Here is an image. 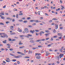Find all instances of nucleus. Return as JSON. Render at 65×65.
<instances>
[{
	"label": "nucleus",
	"instance_id": "1",
	"mask_svg": "<svg viewBox=\"0 0 65 65\" xmlns=\"http://www.w3.org/2000/svg\"><path fill=\"white\" fill-rule=\"evenodd\" d=\"M44 40H45V39H43L41 40H37L36 41H35L36 42H39V41H44Z\"/></svg>",
	"mask_w": 65,
	"mask_h": 65
},
{
	"label": "nucleus",
	"instance_id": "2",
	"mask_svg": "<svg viewBox=\"0 0 65 65\" xmlns=\"http://www.w3.org/2000/svg\"><path fill=\"white\" fill-rule=\"evenodd\" d=\"M25 31L26 33H28V29L27 28H25L24 30Z\"/></svg>",
	"mask_w": 65,
	"mask_h": 65
},
{
	"label": "nucleus",
	"instance_id": "3",
	"mask_svg": "<svg viewBox=\"0 0 65 65\" xmlns=\"http://www.w3.org/2000/svg\"><path fill=\"white\" fill-rule=\"evenodd\" d=\"M63 56H64V54H60L59 55V57H60V59H61V58H62V57H63Z\"/></svg>",
	"mask_w": 65,
	"mask_h": 65
},
{
	"label": "nucleus",
	"instance_id": "4",
	"mask_svg": "<svg viewBox=\"0 0 65 65\" xmlns=\"http://www.w3.org/2000/svg\"><path fill=\"white\" fill-rule=\"evenodd\" d=\"M6 61L7 62H10V59H9V58H8L6 60Z\"/></svg>",
	"mask_w": 65,
	"mask_h": 65
},
{
	"label": "nucleus",
	"instance_id": "5",
	"mask_svg": "<svg viewBox=\"0 0 65 65\" xmlns=\"http://www.w3.org/2000/svg\"><path fill=\"white\" fill-rule=\"evenodd\" d=\"M35 32V31L34 30H31L30 31V32L32 33V34H34V33Z\"/></svg>",
	"mask_w": 65,
	"mask_h": 65
},
{
	"label": "nucleus",
	"instance_id": "6",
	"mask_svg": "<svg viewBox=\"0 0 65 65\" xmlns=\"http://www.w3.org/2000/svg\"><path fill=\"white\" fill-rule=\"evenodd\" d=\"M4 34V37H6V38H8V36H7V35L6 34Z\"/></svg>",
	"mask_w": 65,
	"mask_h": 65
},
{
	"label": "nucleus",
	"instance_id": "7",
	"mask_svg": "<svg viewBox=\"0 0 65 65\" xmlns=\"http://www.w3.org/2000/svg\"><path fill=\"white\" fill-rule=\"evenodd\" d=\"M35 54L36 55V56H37V55H38V56H40V55H41V54L40 53H36Z\"/></svg>",
	"mask_w": 65,
	"mask_h": 65
},
{
	"label": "nucleus",
	"instance_id": "8",
	"mask_svg": "<svg viewBox=\"0 0 65 65\" xmlns=\"http://www.w3.org/2000/svg\"><path fill=\"white\" fill-rule=\"evenodd\" d=\"M48 55H49L48 52H46V56H48Z\"/></svg>",
	"mask_w": 65,
	"mask_h": 65
},
{
	"label": "nucleus",
	"instance_id": "9",
	"mask_svg": "<svg viewBox=\"0 0 65 65\" xmlns=\"http://www.w3.org/2000/svg\"><path fill=\"white\" fill-rule=\"evenodd\" d=\"M56 59H57V60H59V55L56 56Z\"/></svg>",
	"mask_w": 65,
	"mask_h": 65
},
{
	"label": "nucleus",
	"instance_id": "10",
	"mask_svg": "<svg viewBox=\"0 0 65 65\" xmlns=\"http://www.w3.org/2000/svg\"><path fill=\"white\" fill-rule=\"evenodd\" d=\"M18 31H19V32H22V30L20 28H18Z\"/></svg>",
	"mask_w": 65,
	"mask_h": 65
},
{
	"label": "nucleus",
	"instance_id": "11",
	"mask_svg": "<svg viewBox=\"0 0 65 65\" xmlns=\"http://www.w3.org/2000/svg\"><path fill=\"white\" fill-rule=\"evenodd\" d=\"M30 42H31V43H34L35 42V41L30 40Z\"/></svg>",
	"mask_w": 65,
	"mask_h": 65
},
{
	"label": "nucleus",
	"instance_id": "12",
	"mask_svg": "<svg viewBox=\"0 0 65 65\" xmlns=\"http://www.w3.org/2000/svg\"><path fill=\"white\" fill-rule=\"evenodd\" d=\"M29 21L30 22V23H31L32 22H35V21L34 20H30Z\"/></svg>",
	"mask_w": 65,
	"mask_h": 65
},
{
	"label": "nucleus",
	"instance_id": "13",
	"mask_svg": "<svg viewBox=\"0 0 65 65\" xmlns=\"http://www.w3.org/2000/svg\"><path fill=\"white\" fill-rule=\"evenodd\" d=\"M36 58L37 59H40V56H37Z\"/></svg>",
	"mask_w": 65,
	"mask_h": 65
},
{
	"label": "nucleus",
	"instance_id": "14",
	"mask_svg": "<svg viewBox=\"0 0 65 65\" xmlns=\"http://www.w3.org/2000/svg\"><path fill=\"white\" fill-rule=\"evenodd\" d=\"M57 35L59 36H62V35H61V34L60 33H58L57 34Z\"/></svg>",
	"mask_w": 65,
	"mask_h": 65
},
{
	"label": "nucleus",
	"instance_id": "15",
	"mask_svg": "<svg viewBox=\"0 0 65 65\" xmlns=\"http://www.w3.org/2000/svg\"><path fill=\"white\" fill-rule=\"evenodd\" d=\"M4 41H3V42L4 43H6V41H7V40H5Z\"/></svg>",
	"mask_w": 65,
	"mask_h": 65
},
{
	"label": "nucleus",
	"instance_id": "16",
	"mask_svg": "<svg viewBox=\"0 0 65 65\" xmlns=\"http://www.w3.org/2000/svg\"><path fill=\"white\" fill-rule=\"evenodd\" d=\"M53 20H54L55 21H58V19L56 18H54L52 19Z\"/></svg>",
	"mask_w": 65,
	"mask_h": 65
},
{
	"label": "nucleus",
	"instance_id": "17",
	"mask_svg": "<svg viewBox=\"0 0 65 65\" xmlns=\"http://www.w3.org/2000/svg\"><path fill=\"white\" fill-rule=\"evenodd\" d=\"M35 31L36 32H39V31H40V30H39L37 29L35 30Z\"/></svg>",
	"mask_w": 65,
	"mask_h": 65
},
{
	"label": "nucleus",
	"instance_id": "18",
	"mask_svg": "<svg viewBox=\"0 0 65 65\" xmlns=\"http://www.w3.org/2000/svg\"><path fill=\"white\" fill-rule=\"evenodd\" d=\"M58 28V25H57L55 26V28L56 29H57Z\"/></svg>",
	"mask_w": 65,
	"mask_h": 65
},
{
	"label": "nucleus",
	"instance_id": "19",
	"mask_svg": "<svg viewBox=\"0 0 65 65\" xmlns=\"http://www.w3.org/2000/svg\"><path fill=\"white\" fill-rule=\"evenodd\" d=\"M12 61H13V62H15L17 61V60L14 59H12L11 60Z\"/></svg>",
	"mask_w": 65,
	"mask_h": 65
},
{
	"label": "nucleus",
	"instance_id": "20",
	"mask_svg": "<svg viewBox=\"0 0 65 65\" xmlns=\"http://www.w3.org/2000/svg\"><path fill=\"white\" fill-rule=\"evenodd\" d=\"M56 32H57V31H56L55 29H54L53 31V33H56Z\"/></svg>",
	"mask_w": 65,
	"mask_h": 65
},
{
	"label": "nucleus",
	"instance_id": "21",
	"mask_svg": "<svg viewBox=\"0 0 65 65\" xmlns=\"http://www.w3.org/2000/svg\"><path fill=\"white\" fill-rule=\"evenodd\" d=\"M25 47V46H23L22 47H19V48H24Z\"/></svg>",
	"mask_w": 65,
	"mask_h": 65
},
{
	"label": "nucleus",
	"instance_id": "22",
	"mask_svg": "<svg viewBox=\"0 0 65 65\" xmlns=\"http://www.w3.org/2000/svg\"><path fill=\"white\" fill-rule=\"evenodd\" d=\"M0 25H4V24L2 22L0 23Z\"/></svg>",
	"mask_w": 65,
	"mask_h": 65
},
{
	"label": "nucleus",
	"instance_id": "23",
	"mask_svg": "<svg viewBox=\"0 0 65 65\" xmlns=\"http://www.w3.org/2000/svg\"><path fill=\"white\" fill-rule=\"evenodd\" d=\"M35 22L36 23H39V21L38 20H36L35 21Z\"/></svg>",
	"mask_w": 65,
	"mask_h": 65
},
{
	"label": "nucleus",
	"instance_id": "24",
	"mask_svg": "<svg viewBox=\"0 0 65 65\" xmlns=\"http://www.w3.org/2000/svg\"><path fill=\"white\" fill-rule=\"evenodd\" d=\"M14 57L15 58H19V56H14Z\"/></svg>",
	"mask_w": 65,
	"mask_h": 65
},
{
	"label": "nucleus",
	"instance_id": "25",
	"mask_svg": "<svg viewBox=\"0 0 65 65\" xmlns=\"http://www.w3.org/2000/svg\"><path fill=\"white\" fill-rule=\"evenodd\" d=\"M28 27H29V28H32V27H33V26L31 25H28Z\"/></svg>",
	"mask_w": 65,
	"mask_h": 65
},
{
	"label": "nucleus",
	"instance_id": "26",
	"mask_svg": "<svg viewBox=\"0 0 65 65\" xmlns=\"http://www.w3.org/2000/svg\"><path fill=\"white\" fill-rule=\"evenodd\" d=\"M23 22L24 23H28V21L27 20L24 21H23Z\"/></svg>",
	"mask_w": 65,
	"mask_h": 65
},
{
	"label": "nucleus",
	"instance_id": "27",
	"mask_svg": "<svg viewBox=\"0 0 65 65\" xmlns=\"http://www.w3.org/2000/svg\"><path fill=\"white\" fill-rule=\"evenodd\" d=\"M19 15H23V13H20L19 14Z\"/></svg>",
	"mask_w": 65,
	"mask_h": 65
},
{
	"label": "nucleus",
	"instance_id": "28",
	"mask_svg": "<svg viewBox=\"0 0 65 65\" xmlns=\"http://www.w3.org/2000/svg\"><path fill=\"white\" fill-rule=\"evenodd\" d=\"M16 18H17V19H18L19 18V15H18V14H17L16 15Z\"/></svg>",
	"mask_w": 65,
	"mask_h": 65
},
{
	"label": "nucleus",
	"instance_id": "29",
	"mask_svg": "<svg viewBox=\"0 0 65 65\" xmlns=\"http://www.w3.org/2000/svg\"><path fill=\"white\" fill-rule=\"evenodd\" d=\"M18 57H19V58H21V57H23V56H22V55H19V56H18Z\"/></svg>",
	"mask_w": 65,
	"mask_h": 65
},
{
	"label": "nucleus",
	"instance_id": "30",
	"mask_svg": "<svg viewBox=\"0 0 65 65\" xmlns=\"http://www.w3.org/2000/svg\"><path fill=\"white\" fill-rule=\"evenodd\" d=\"M40 33L41 34H42H42H44V32H43V31H41L40 32Z\"/></svg>",
	"mask_w": 65,
	"mask_h": 65
},
{
	"label": "nucleus",
	"instance_id": "31",
	"mask_svg": "<svg viewBox=\"0 0 65 65\" xmlns=\"http://www.w3.org/2000/svg\"><path fill=\"white\" fill-rule=\"evenodd\" d=\"M58 37V36H53V38H57Z\"/></svg>",
	"mask_w": 65,
	"mask_h": 65
},
{
	"label": "nucleus",
	"instance_id": "32",
	"mask_svg": "<svg viewBox=\"0 0 65 65\" xmlns=\"http://www.w3.org/2000/svg\"><path fill=\"white\" fill-rule=\"evenodd\" d=\"M6 24H8V23H10V21H7V22H6Z\"/></svg>",
	"mask_w": 65,
	"mask_h": 65
},
{
	"label": "nucleus",
	"instance_id": "33",
	"mask_svg": "<svg viewBox=\"0 0 65 65\" xmlns=\"http://www.w3.org/2000/svg\"><path fill=\"white\" fill-rule=\"evenodd\" d=\"M17 63L18 64H20V62L19 61H17Z\"/></svg>",
	"mask_w": 65,
	"mask_h": 65
},
{
	"label": "nucleus",
	"instance_id": "34",
	"mask_svg": "<svg viewBox=\"0 0 65 65\" xmlns=\"http://www.w3.org/2000/svg\"><path fill=\"white\" fill-rule=\"evenodd\" d=\"M0 14L1 15H4V13H1Z\"/></svg>",
	"mask_w": 65,
	"mask_h": 65
},
{
	"label": "nucleus",
	"instance_id": "35",
	"mask_svg": "<svg viewBox=\"0 0 65 65\" xmlns=\"http://www.w3.org/2000/svg\"><path fill=\"white\" fill-rule=\"evenodd\" d=\"M1 19H5V17H4L3 16H2V17H1Z\"/></svg>",
	"mask_w": 65,
	"mask_h": 65
},
{
	"label": "nucleus",
	"instance_id": "36",
	"mask_svg": "<svg viewBox=\"0 0 65 65\" xmlns=\"http://www.w3.org/2000/svg\"><path fill=\"white\" fill-rule=\"evenodd\" d=\"M27 36H30L31 37V36H32V35L30 34H28Z\"/></svg>",
	"mask_w": 65,
	"mask_h": 65
},
{
	"label": "nucleus",
	"instance_id": "37",
	"mask_svg": "<svg viewBox=\"0 0 65 65\" xmlns=\"http://www.w3.org/2000/svg\"><path fill=\"white\" fill-rule=\"evenodd\" d=\"M8 40H9V41H12V40H11V39L10 38H9Z\"/></svg>",
	"mask_w": 65,
	"mask_h": 65
},
{
	"label": "nucleus",
	"instance_id": "38",
	"mask_svg": "<svg viewBox=\"0 0 65 65\" xmlns=\"http://www.w3.org/2000/svg\"><path fill=\"white\" fill-rule=\"evenodd\" d=\"M45 31L46 32H47V33H48V32H50V31H49L48 30H45Z\"/></svg>",
	"mask_w": 65,
	"mask_h": 65
},
{
	"label": "nucleus",
	"instance_id": "39",
	"mask_svg": "<svg viewBox=\"0 0 65 65\" xmlns=\"http://www.w3.org/2000/svg\"><path fill=\"white\" fill-rule=\"evenodd\" d=\"M38 47H42V46H41L40 45H39L38 46Z\"/></svg>",
	"mask_w": 65,
	"mask_h": 65
},
{
	"label": "nucleus",
	"instance_id": "40",
	"mask_svg": "<svg viewBox=\"0 0 65 65\" xmlns=\"http://www.w3.org/2000/svg\"><path fill=\"white\" fill-rule=\"evenodd\" d=\"M17 53H18V54H21V53H22L21 52H17Z\"/></svg>",
	"mask_w": 65,
	"mask_h": 65
},
{
	"label": "nucleus",
	"instance_id": "41",
	"mask_svg": "<svg viewBox=\"0 0 65 65\" xmlns=\"http://www.w3.org/2000/svg\"><path fill=\"white\" fill-rule=\"evenodd\" d=\"M10 55L11 56H14V54H10Z\"/></svg>",
	"mask_w": 65,
	"mask_h": 65
},
{
	"label": "nucleus",
	"instance_id": "42",
	"mask_svg": "<svg viewBox=\"0 0 65 65\" xmlns=\"http://www.w3.org/2000/svg\"><path fill=\"white\" fill-rule=\"evenodd\" d=\"M22 44H23V43L21 42H20L19 43V45H21Z\"/></svg>",
	"mask_w": 65,
	"mask_h": 65
},
{
	"label": "nucleus",
	"instance_id": "43",
	"mask_svg": "<svg viewBox=\"0 0 65 65\" xmlns=\"http://www.w3.org/2000/svg\"><path fill=\"white\" fill-rule=\"evenodd\" d=\"M32 50H34L36 49V48L35 47H32Z\"/></svg>",
	"mask_w": 65,
	"mask_h": 65
},
{
	"label": "nucleus",
	"instance_id": "44",
	"mask_svg": "<svg viewBox=\"0 0 65 65\" xmlns=\"http://www.w3.org/2000/svg\"><path fill=\"white\" fill-rule=\"evenodd\" d=\"M24 58H29V57H28V56H25Z\"/></svg>",
	"mask_w": 65,
	"mask_h": 65
},
{
	"label": "nucleus",
	"instance_id": "45",
	"mask_svg": "<svg viewBox=\"0 0 65 65\" xmlns=\"http://www.w3.org/2000/svg\"><path fill=\"white\" fill-rule=\"evenodd\" d=\"M40 11H38V14H39V15H40Z\"/></svg>",
	"mask_w": 65,
	"mask_h": 65
},
{
	"label": "nucleus",
	"instance_id": "46",
	"mask_svg": "<svg viewBox=\"0 0 65 65\" xmlns=\"http://www.w3.org/2000/svg\"><path fill=\"white\" fill-rule=\"evenodd\" d=\"M9 50L10 51H13V49H12V48L9 49Z\"/></svg>",
	"mask_w": 65,
	"mask_h": 65
},
{
	"label": "nucleus",
	"instance_id": "47",
	"mask_svg": "<svg viewBox=\"0 0 65 65\" xmlns=\"http://www.w3.org/2000/svg\"><path fill=\"white\" fill-rule=\"evenodd\" d=\"M18 21L19 22H23V20H18Z\"/></svg>",
	"mask_w": 65,
	"mask_h": 65
},
{
	"label": "nucleus",
	"instance_id": "48",
	"mask_svg": "<svg viewBox=\"0 0 65 65\" xmlns=\"http://www.w3.org/2000/svg\"><path fill=\"white\" fill-rule=\"evenodd\" d=\"M58 38H59V39H61L62 38V37H58Z\"/></svg>",
	"mask_w": 65,
	"mask_h": 65
},
{
	"label": "nucleus",
	"instance_id": "49",
	"mask_svg": "<svg viewBox=\"0 0 65 65\" xmlns=\"http://www.w3.org/2000/svg\"><path fill=\"white\" fill-rule=\"evenodd\" d=\"M10 28H14V27H13V26H10Z\"/></svg>",
	"mask_w": 65,
	"mask_h": 65
},
{
	"label": "nucleus",
	"instance_id": "50",
	"mask_svg": "<svg viewBox=\"0 0 65 65\" xmlns=\"http://www.w3.org/2000/svg\"><path fill=\"white\" fill-rule=\"evenodd\" d=\"M31 19V18L30 17H27V20H29V19Z\"/></svg>",
	"mask_w": 65,
	"mask_h": 65
},
{
	"label": "nucleus",
	"instance_id": "51",
	"mask_svg": "<svg viewBox=\"0 0 65 65\" xmlns=\"http://www.w3.org/2000/svg\"><path fill=\"white\" fill-rule=\"evenodd\" d=\"M7 46H10V44H7Z\"/></svg>",
	"mask_w": 65,
	"mask_h": 65
},
{
	"label": "nucleus",
	"instance_id": "52",
	"mask_svg": "<svg viewBox=\"0 0 65 65\" xmlns=\"http://www.w3.org/2000/svg\"><path fill=\"white\" fill-rule=\"evenodd\" d=\"M32 26H34L35 25H36V23H34L33 24H32Z\"/></svg>",
	"mask_w": 65,
	"mask_h": 65
},
{
	"label": "nucleus",
	"instance_id": "53",
	"mask_svg": "<svg viewBox=\"0 0 65 65\" xmlns=\"http://www.w3.org/2000/svg\"><path fill=\"white\" fill-rule=\"evenodd\" d=\"M45 35L46 37L47 36H48V35L47 34H45Z\"/></svg>",
	"mask_w": 65,
	"mask_h": 65
},
{
	"label": "nucleus",
	"instance_id": "54",
	"mask_svg": "<svg viewBox=\"0 0 65 65\" xmlns=\"http://www.w3.org/2000/svg\"><path fill=\"white\" fill-rule=\"evenodd\" d=\"M50 39V38H46V40H48V39Z\"/></svg>",
	"mask_w": 65,
	"mask_h": 65
},
{
	"label": "nucleus",
	"instance_id": "55",
	"mask_svg": "<svg viewBox=\"0 0 65 65\" xmlns=\"http://www.w3.org/2000/svg\"><path fill=\"white\" fill-rule=\"evenodd\" d=\"M52 12L53 13H55V11H52Z\"/></svg>",
	"mask_w": 65,
	"mask_h": 65
},
{
	"label": "nucleus",
	"instance_id": "56",
	"mask_svg": "<svg viewBox=\"0 0 65 65\" xmlns=\"http://www.w3.org/2000/svg\"><path fill=\"white\" fill-rule=\"evenodd\" d=\"M62 50L61 49H60L59 51L60 52H62Z\"/></svg>",
	"mask_w": 65,
	"mask_h": 65
},
{
	"label": "nucleus",
	"instance_id": "57",
	"mask_svg": "<svg viewBox=\"0 0 65 65\" xmlns=\"http://www.w3.org/2000/svg\"><path fill=\"white\" fill-rule=\"evenodd\" d=\"M3 63H4V64H6V62H5V61H3Z\"/></svg>",
	"mask_w": 65,
	"mask_h": 65
},
{
	"label": "nucleus",
	"instance_id": "58",
	"mask_svg": "<svg viewBox=\"0 0 65 65\" xmlns=\"http://www.w3.org/2000/svg\"><path fill=\"white\" fill-rule=\"evenodd\" d=\"M15 40H15V39H12V41H15Z\"/></svg>",
	"mask_w": 65,
	"mask_h": 65
},
{
	"label": "nucleus",
	"instance_id": "59",
	"mask_svg": "<svg viewBox=\"0 0 65 65\" xmlns=\"http://www.w3.org/2000/svg\"><path fill=\"white\" fill-rule=\"evenodd\" d=\"M45 15H47V16H48V15L47 14L45 13Z\"/></svg>",
	"mask_w": 65,
	"mask_h": 65
},
{
	"label": "nucleus",
	"instance_id": "60",
	"mask_svg": "<svg viewBox=\"0 0 65 65\" xmlns=\"http://www.w3.org/2000/svg\"><path fill=\"white\" fill-rule=\"evenodd\" d=\"M21 55H25V54L23 53H21Z\"/></svg>",
	"mask_w": 65,
	"mask_h": 65
},
{
	"label": "nucleus",
	"instance_id": "61",
	"mask_svg": "<svg viewBox=\"0 0 65 65\" xmlns=\"http://www.w3.org/2000/svg\"><path fill=\"white\" fill-rule=\"evenodd\" d=\"M12 22H14V19H12Z\"/></svg>",
	"mask_w": 65,
	"mask_h": 65
},
{
	"label": "nucleus",
	"instance_id": "62",
	"mask_svg": "<svg viewBox=\"0 0 65 65\" xmlns=\"http://www.w3.org/2000/svg\"><path fill=\"white\" fill-rule=\"evenodd\" d=\"M14 11H17V10H18L17 9H14Z\"/></svg>",
	"mask_w": 65,
	"mask_h": 65
},
{
	"label": "nucleus",
	"instance_id": "63",
	"mask_svg": "<svg viewBox=\"0 0 65 65\" xmlns=\"http://www.w3.org/2000/svg\"><path fill=\"white\" fill-rule=\"evenodd\" d=\"M1 50L2 51H4V49L3 48H1Z\"/></svg>",
	"mask_w": 65,
	"mask_h": 65
},
{
	"label": "nucleus",
	"instance_id": "64",
	"mask_svg": "<svg viewBox=\"0 0 65 65\" xmlns=\"http://www.w3.org/2000/svg\"><path fill=\"white\" fill-rule=\"evenodd\" d=\"M63 39H65V35L63 37Z\"/></svg>",
	"mask_w": 65,
	"mask_h": 65
}]
</instances>
